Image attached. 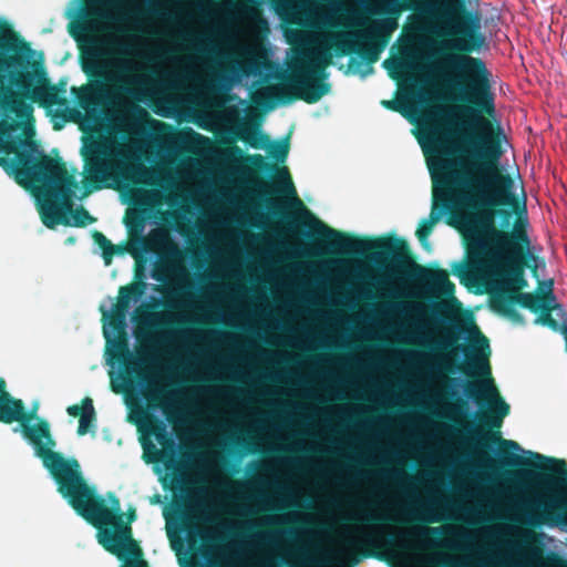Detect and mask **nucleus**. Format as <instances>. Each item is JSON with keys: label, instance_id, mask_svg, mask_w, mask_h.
Instances as JSON below:
<instances>
[{"label": "nucleus", "instance_id": "obj_19", "mask_svg": "<svg viewBox=\"0 0 567 567\" xmlns=\"http://www.w3.org/2000/svg\"><path fill=\"white\" fill-rule=\"evenodd\" d=\"M107 6L120 20L141 18L158 11L157 0H109Z\"/></svg>", "mask_w": 567, "mask_h": 567}, {"label": "nucleus", "instance_id": "obj_17", "mask_svg": "<svg viewBox=\"0 0 567 567\" xmlns=\"http://www.w3.org/2000/svg\"><path fill=\"white\" fill-rule=\"evenodd\" d=\"M85 171L87 173L84 182L83 197L91 194L93 190H99L103 187V181L107 176L109 165L104 157V153L95 147L84 154Z\"/></svg>", "mask_w": 567, "mask_h": 567}, {"label": "nucleus", "instance_id": "obj_15", "mask_svg": "<svg viewBox=\"0 0 567 567\" xmlns=\"http://www.w3.org/2000/svg\"><path fill=\"white\" fill-rule=\"evenodd\" d=\"M125 516L126 520H124V514L121 513L120 518H116L114 524L97 533V540L106 551L116 556L122 564H134L144 560L143 550L133 538L131 526L136 519L135 508L131 507Z\"/></svg>", "mask_w": 567, "mask_h": 567}, {"label": "nucleus", "instance_id": "obj_28", "mask_svg": "<svg viewBox=\"0 0 567 567\" xmlns=\"http://www.w3.org/2000/svg\"><path fill=\"white\" fill-rule=\"evenodd\" d=\"M282 35H391L386 32H370V31H338V32H307L299 30L285 29Z\"/></svg>", "mask_w": 567, "mask_h": 567}, {"label": "nucleus", "instance_id": "obj_1", "mask_svg": "<svg viewBox=\"0 0 567 567\" xmlns=\"http://www.w3.org/2000/svg\"><path fill=\"white\" fill-rule=\"evenodd\" d=\"M445 118L434 112L425 116L423 132L427 144H423L429 171L433 182V204L430 216L422 219L415 235L419 241L427 245L433 227L444 214L451 226L464 227L467 255L476 231L481 230L480 219L484 214H497L502 227L511 225L512 213L495 210L497 206H512L518 203L513 192L514 181L499 168L504 154L502 145L487 141V145H471L466 156L451 158L453 151L449 144ZM482 236L484 233H481Z\"/></svg>", "mask_w": 567, "mask_h": 567}, {"label": "nucleus", "instance_id": "obj_31", "mask_svg": "<svg viewBox=\"0 0 567 567\" xmlns=\"http://www.w3.org/2000/svg\"><path fill=\"white\" fill-rule=\"evenodd\" d=\"M92 237L94 243L102 249V255L105 259V262L109 264L116 252L114 245L101 231L94 230Z\"/></svg>", "mask_w": 567, "mask_h": 567}, {"label": "nucleus", "instance_id": "obj_47", "mask_svg": "<svg viewBox=\"0 0 567 567\" xmlns=\"http://www.w3.org/2000/svg\"><path fill=\"white\" fill-rule=\"evenodd\" d=\"M267 206L275 215L282 216V210L272 200H267Z\"/></svg>", "mask_w": 567, "mask_h": 567}, {"label": "nucleus", "instance_id": "obj_10", "mask_svg": "<svg viewBox=\"0 0 567 567\" xmlns=\"http://www.w3.org/2000/svg\"><path fill=\"white\" fill-rule=\"evenodd\" d=\"M474 333L477 342V351L466 361L465 364L457 365V370L465 375H472L476 369L482 375L486 377V382L478 385L474 382L465 384V394L473 399L478 405L483 406L486 402H491V410L481 417V424L488 429H499L503 419L509 413V405L499 395L493 383L491 375V367L488 362L489 343L488 339L472 323L468 333Z\"/></svg>", "mask_w": 567, "mask_h": 567}, {"label": "nucleus", "instance_id": "obj_12", "mask_svg": "<svg viewBox=\"0 0 567 567\" xmlns=\"http://www.w3.org/2000/svg\"><path fill=\"white\" fill-rule=\"evenodd\" d=\"M79 48L83 72L89 78H103L107 61L113 55L114 41H167V42H237L250 40L264 43L269 38H73Z\"/></svg>", "mask_w": 567, "mask_h": 567}, {"label": "nucleus", "instance_id": "obj_52", "mask_svg": "<svg viewBox=\"0 0 567 567\" xmlns=\"http://www.w3.org/2000/svg\"><path fill=\"white\" fill-rule=\"evenodd\" d=\"M504 475L506 476V478H507V480H512V478H514V477H516V476H517V474H516V473L511 472V471H506V472L504 473Z\"/></svg>", "mask_w": 567, "mask_h": 567}, {"label": "nucleus", "instance_id": "obj_48", "mask_svg": "<svg viewBox=\"0 0 567 567\" xmlns=\"http://www.w3.org/2000/svg\"><path fill=\"white\" fill-rule=\"evenodd\" d=\"M527 554L528 556L532 558V559H538L540 557V549L537 548V547H530L528 548L527 550Z\"/></svg>", "mask_w": 567, "mask_h": 567}, {"label": "nucleus", "instance_id": "obj_43", "mask_svg": "<svg viewBox=\"0 0 567 567\" xmlns=\"http://www.w3.org/2000/svg\"><path fill=\"white\" fill-rule=\"evenodd\" d=\"M383 66L389 70L392 78H395L392 71L403 69V62L401 60H385Z\"/></svg>", "mask_w": 567, "mask_h": 567}, {"label": "nucleus", "instance_id": "obj_38", "mask_svg": "<svg viewBox=\"0 0 567 567\" xmlns=\"http://www.w3.org/2000/svg\"><path fill=\"white\" fill-rule=\"evenodd\" d=\"M69 213L72 215V221L70 220L69 226L85 227L95 221V218L82 206Z\"/></svg>", "mask_w": 567, "mask_h": 567}, {"label": "nucleus", "instance_id": "obj_51", "mask_svg": "<svg viewBox=\"0 0 567 567\" xmlns=\"http://www.w3.org/2000/svg\"><path fill=\"white\" fill-rule=\"evenodd\" d=\"M290 4V0H277L276 9L279 11L280 9L288 8Z\"/></svg>", "mask_w": 567, "mask_h": 567}, {"label": "nucleus", "instance_id": "obj_41", "mask_svg": "<svg viewBox=\"0 0 567 567\" xmlns=\"http://www.w3.org/2000/svg\"><path fill=\"white\" fill-rule=\"evenodd\" d=\"M0 35H21L14 28L13 23L4 17L0 16Z\"/></svg>", "mask_w": 567, "mask_h": 567}, {"label": "nucleus", "instance_id": "obj_37", "mask_svg": "<svg viewBox=\"0 0 567 567\" xmlns=\"http://www.w3.org/2000/svg\"><path fill=\"white\" fill-rule=\"evenodd\" d=\"M408 104H409L408 97L381 101V105L383 107L394 111V112H398V113L402 114L404 117L410 118L412 121V116L410 114Z\"/></svg>", "mask_w": 567, "mask_h": 567}, {"label": "nucleus", "instance_id": "obj_45", "mask_svg": "<svg viewBox=\"0 0 567 567\" xmlns=\"http://www.w3.org/2000/svg\"><path fill=\"white\" fill-rule=\"evenodd\" d=\"M548 564L551 566V567H567V561L561 559L559 556L555 555V554H551L549 557H548Z\"/></svg>", "mask_w": 567, "mask_h": 567}, {"label": "nucleus", "instance_id": "obj_53", "mask_svg": "<svg viewBox=\"0 0 567 567\" xmlns=\"http://www.w3.org/2000/svg\"><path fill=\"white\" fill-rule=\"evenodd\" d=\"M229 151H230V153L241 154L240 148L236 145L230 146Z\"/></svg>", "mask_w": 567, "mask_h": 567}, {"label": "nucleus", "instance_id": "obj_23", "mask_svg": "<svg viewBox=\"0 0 567 567\" xmlns=\"http://www.w3.org/2000/svg\"><path fill=\"white\" fill-rule=\"evenodd\" d=\"M75 93L78 104L85 111L100 105L106 96V90L102 82H95L81 86L79 90L72 89Z\"/></svg>", "mask_w": 567, "mask_h": 567}, {"label": "nucleus", "instance_id": "obj_57", "mask_svg": "<svg viewBox=\"0 0 567 567\" xmlns=\"http://www.w3.org/2000/svg\"><path fill=\"white\" fill-rule=\"evenodd\" d=\"M444 370L449 371V372H452L453 369L450 367V365H444Z\"/></svg>", "mask_w": 567, "mask_h": 567}, {"label": "nucleus", "instance_id": "obj_26", "mask_svg": "<svg viewBox=\"0 0 567 567\" xmlns=\"http://www.w3.org/2000/svg\"><path fill=\"white\" fill-rule=\"evenodd\" d=\"M416 270L420 279L426 281H433L437 286H440L442 293L445 296H452L455 291L454 284L449 279V275L445 270L437 269L435 271H430L421 266H416Z\"/></svg>", "mask_w": 567, "mask_h": 567}, {"label": "nucleus", "instance_id": "obj_55", "mask_svg": "<svg viewBox=\"0 0 567 567\" xmlns=\"http://www.w3.org/2000/svg\"><path fill=\"white\" fill-rule=\"evenodd\" d=\"M424 368H425L426 371H434V367L433 365L425 364Z\"/></svg>", "mask_w": 567, "mask_h": 567}, {"label": "nucleus", "instance_id": "obj_8", "mask_svg": "<svg viewBox=\"0 0 567 567\" xmlns=\"http://www.w3.org/2000/svg\"><path fill=\"white\" fill-rule=\"evenodd\" d=\"M53 480L62 497L81 517L94 526L97 533L109 528L116 518H120V499L111 494L109 507L104 498L89 486L75 457H71L70 463Z\"/></svg>", "mask_w": 567, "mask_h": 567}, {"label": "nucleus", "instance_id": "obj_56", "mask_svg": "<svg viewBox=\"0 0 567 567\" xmlns=\"http://www.w3.org/2000/svg\"><path fill=\"white\" fill-rule=\"evenodd\" d=\"M530 269H532L533 275H534L535 277H537V267H536V266H534V267H530Z\"/></svg>", "mask_w": 567, "mask_h": 567}, {"label": "nucleus", "instance_id": "obj_25", "mask_svg": "<svg viewBox=\"0 0 567 567\" xmlns=\"http://www.w3.org/2000/svg\"><path fill=\"white\" fill-rule=\"evenodd\" d=\"M471 440L481 447L488 446V443H497L499 446L507 447L511 451H519L520 446L517 442L512 440H504L501 437L499 432L483 433L481 430H468Z\"/></svg>", "mask_w": 567, "mask_h": 567}, {"label": "nucleus", "instance_id": "obj_44", "mask_svg": "<svg viewBox=\"0 0 567 567\" xmlns=\"http://www.w3.org/2000/svg\"><path fill=\"white\" fill-rule=\"evenodd\" d=\"M363 520L367 522V523H373V524H377V523H393L394 519L392 517H389V516H373V515H365L363 517Z\"/></svg>", "mask_w": 567, "mask_h": 567}, {"label": "nucleus", "instance_id": "obj_54", "mask_svg": "<svg viewBox=\"0 0 567 567\" xmlns=\"http://www.w3.org/2000/svg\"><path fill=\"white\" fill-rule=\"evenodd\" d=\"M538 289L540 290V292H539V293H544L545 291H547V286H540V285L538 284Z\"/></svg>", "mask_w": 567, "mask_h": 567}, {"label": "nucleus", "instance_id": "obj_4", "mask_svg": "<svg viewBox=\"0 0 567 567\" xmlns=\"http://www.w3.org/2000/svg\"><path fill=\"white\" fill-rule=\"evenodd\" d=\"M37 144L27 138H0V165L11 168L19 184H42L48 195L58 203L40 207V217L44 226L54 229L58 225H70L66 212L72 210V198L79 183L73 173H69L61 158L41 154L34 158Z\"/></svg>", "mask_w": 567, "mask_h": 567}, {"label": "nucleus", "instance_id": "obj_35", "mask_svg": "<svg viewBox=\"0 0 567 567\" xmlns=\"http://www.w3.org/2000/svg\"><path fill=\"white\" fill-rule=\"evenodd\" d=\"M106 317L109 318V326L113 329V331L117 332L118 334H124L125 311L114 308L110 315L106 312L103 313V318Z\"/></svg>", "mask_w": 567, "mask_h": 567}, {"label": "nucleus", "instance_id": "obj_21", "mask_svg": "<svg viewBox=\"0 0 567 567\" xmlns=\"http://www.w3.org/2000/svg\"><path fill=\"white\" fill-rule=\"evenodd\" d=\"M70 416L79 417L78 434L80 436L91 432L95 422V410L91 398H84L81 404H73L66 409Z\"/></svg>", "mask_w": 567, "mask_h": 567}, {"label": "nucleus", "instance_id": "obj_40", "mask_svg": "<svg viewBox=\"0 0 567 567\" xmlns=\"http://www.w3.org/2000/svg\"><path fill=\"white\" fill-rule=\"evenodd\" d=\"M516 199H517V203H519L517 197H516ZM499 209L508 210V212H511V213H512V215H513V214L518 215V219H517V223L515 224L514 228H515V227H519V228H523V229L526 231V229H525V224H527V220H524V223H523V221H522V218H520V214H522V213H526V206H525V204H523V206H522V207H520V204H518V205H517V207H516V209H514L512 206H497V207H495V210H499Z\"/></svg>", "mask_w": 567, "mask_h": 567}, {"label": "nucleus", "instance_id": "obj_46", "mask_svg": "<svg viewBox=\"0 0 567 567\" xmlns=\"http://www.w3.org/2000/svg\"><path fill=\"white\" fill-rule=\"evenodd\" d=\"M440 520H441V517H439V516L427 515V516H422V517L414 516L409 522L436 523Z\"/></svg>", "mask_w": 567, "mask_h": 567}, {"label": "nucleus", "instance_id": "obj_2", "mask_svg": "<svg viewBox=\"0 0 567 567\" xmlns=\"http://www.w3.org/2000/svg\"><path fill=\"white\" fill-rule=\"evenodd\" d=\"M284 39L291 45L286 68L275 73L277 85H269L259 92L265 102H319L331 91L327 71L330 65L338 66L346 75L365 76L392 38Z\"/></svg>", "mask_w": 567, "mask_h": 567}, {"label": "nucleus", "instance_id": "obj_30", "mask_svg": "<svg viewBox=\"0 0 567 567\" xmlns=\"http://www.w3.org/2000/svg\"><path fill=\"white\" fill-rule=\"evenodd\" d=\"M463 332H465V329L461 324H452L447 331L446 338L439 343L440 348L450 352L458 350L460 346L457 344V340Z\"/></svg>", "mask_w": 567, "mask_h": 567}, {"label": "nucleus", "instance_id": "obj_9", "mask_svg": "<svg viewBox=\"0 0 567 567\" xmlns=\"http://www.w3.org/2000/svg\"><path fill=\"white\" fill-rule=\"evenodd\" d=\"M533 456L539 461L547 462L545 465L534 464L517 454L502 451L499 455L501 467L518 468L534 467L540 474L548 477L553 483L560 486L559 492L549 502L539 503L536 509L527 508L524 512V524L530 527L542 525H566L567 526V464L564 460L547 458L538 453Z\"/></svg>", "mask_w": 567, "mask_h": 567}, {"label": "nucleus", "instance_id": "obj_36", "mask_svg": "<svg viewBox=\"0 0 567 567\" xmlns=\"http://www.w3.org/2000/svg\"><path fill=\"white\" fill-rule=\"evenodd\" d=\"M543 320L546 322V327L550 328L555 332L563 334L565 339V346L567 350V312L565 317L554 318V316H545Z\"/></svg>", "mask_w": 567, "mask_h": 567}, {"label": "nucleus", "instance_id": "obj_22", "mask_svg": "<svg viewBox=\"0 0 567 567\" xmlns=\"http://www.w3.org/2000/svg\"><path fill=\"white\" fill-rule=\"evenodd\" d=\"M114 348L115 349L111 355L124 365L126 374L144 379L142 373V359L133 357L130 352L125 337L120 338L115 342Z\"/></svg>", "mask_w": 567, "mask_h": 567}, {"label": "nucleus", "instance_id": "obj_7", "mask_svg": "<svg viewBox=\"0 0 567 567\" xmlns=\"http://www.w3.org/2000/svg\"><path fill=\"white\" fill-rule=\"evenodd\" d=\"M410 8L420 12L432 24V30H402L399 35H483L482 23L491 35L501 31V16L496 9L483 19L478 11L468 10L464 0H410Z\"/></svg>", "mask_w": 567, "mask_h": 567}, {"label": "nucleus", "instance_id": "obj_33", "mask_svg": "<svg viewBox=\"0 0 567 567\" xmlns=\"http://www.w3.org/2000/svg\"><path fill=\"white\" fill-rule=\"evenodd\" d=\"M279 178L282 182V193L286 194L288 197L293 198L295 203L298 206L302 207V202L297 196L295 185L292 183V179L287 167H282L279 169Z\"/></svg>", "mask_w": 567, "mask_h": 567}, {"label": "nucleus", "instance_id": "obj_13", "mask_svg": "<svg viewBox=\"0 0 567 567\" xmlns=\"http://www.w3.org/2000/svg\"><path fill=\"white\" fill-rule=\"evenodd\" d=\"M539 285L547 286V291L544 293L515 292L509 295H493L491 298V307L494 311L514 321L522 322V315L513 307L514 303H518L520 307L534 313H539L536 322L543 326L546 324L543 318L547 315H555L557 318L565 317L566 310L560 303L556 302V296L553 291V279L539 281Z\"/></svg>", "mask_w": 567, "mask_h": 567}, {"label": "nucleus", "instance_id": "obj_42", "mask_svg": "<svg viewBox=\"0 0 567 567\" xmlns=\"http://www.w3.org/2000/svg\"><path fill=\"white\" fill-rule=\"evenodd\" d=\"M252 161L254 165L260 171L271 172L276 169V166L274 164L266 162L261 155H255L252 157Z\"/></svg>", "mask_w": 567, "mask_h": 567}, {"label": "nucleus", "instance_id": "obj_24", "mask_svg": "<svg viewBox=\"0 0 567 567\" xmlns=\"http://www.w3.org/2000/svg\"><path fill=\"white\" fill-rule=\"evenodd\" d=\"M272 69V63L265 54H248L240 64V70L246 75L262 76Z\"/></svg>", "mask_w": 567, "mask_h": 567}, {"label": "nucleus", "instance_id": "obj_58", "mask_svg": "<svg viewBox=\"0 0 567 567\" xmlns=\"http://www.w3.org/2000/svg\"><path fill=\"white\" fill-rule=\"evenodd\" d=\"M486 467H487V468H491V470H495V467H494V464H493V463H488V464L486 465Z\"/></svg>", "mask_w": 567, "mask_h": 567}, {"label": "nucleus", "instance_id": "obj_3", "mask_svg": "<svg viewBox=\"0 0 567 567\" xmlns=\"http://www.w3.org/2000/svg\"><path fill=\"white\" fill-rule=\"evenodd\" d=\"M487 38H396L398 43H436L435 54L453 75V86L457 91V100L463 103L458 109L461 121L454 117V111L431 109L423 116L434 112L447 122L445 128L447 136L451 126L460 124L462 128L471 130V134H464V141L470 145H487V141H494L502 145L504 137L499 125H494L489 117L496 113L495 93L492 85V73L481 58L472 56L486 43Z\"/></svg>", "mask_w": 567, "mask_h": 567}, {"label": "nucleus", "instance_id": "obj_39", "mask_svg": "<svg viewBox=\"0 0 567 567\" xmlns=\"http://www.w3.org/2000/svg\"><path fill=\"white\" fill-rule=\"evenodd\" d=\"M95 12L89 8H81L75 14L74 19L83 24L91 31H93V21Z\"/></svg>", "mask_w": 567, "mask_h": 567}, {"label": "nucleus", "instance_id": "obj_20", "mask_svg": "<svg viewBox=\"0 0 567 567\" xmlns=\"http://www.w3.org/2000/svg\"><path fill=\"white\" fill-rule=\"evenodd\" d=\"M22 401L7 391V382L0 378V422L11 424L21 419Z\"/></svg>", "mask_w": 567, "mask_h": 567}, {"label": "nucleus", "instance_id": "obj_32", "mask_svg": "<svg viewBox=\"0 0 567 567\" xmlns=\"http://www.w3.org/2000/svg\"><path fill=\"white\" fill-rule=\"evenodd\" d=\"M268 153L276 162H285L289 153V136L281 141L271 143L268 146Z\"/></svg>", "mask_w": 567, "mask_h": 567}, {"label": "nucleus", "instance_id": "obj_6", "mask_svg": "<svg viewBox=\"0 0 567 567\" xmlns=\"http://www.w3.org/2000/svg\"><path fill=\"white\" fill-rule=\"evenodd\" d=\"M24 38L12 40L0 70V110H13L21 99L38 103L43 107L63 105L66 100L64 82L61 87L51 84L43 68L34 66L29 58L30 45ZM12 128L0 121V138H16ZM22 138L21 136H19Z\"/></svg>", "mask_w": 567, "mask_h": 567}, {"label": "nucleus", "instance_id": "obj_50", "mask_svg": "<svg viewBox=\"0 0 567 567\" xmlns=\"http://www.w3.org/2000/svg\"><path fill=\"white\" fill-rule=\"evenodd\" d=\"M121 567H148L147 563L145 560H141V561H137V563H134V564H130V563H126V564H122Z\"/></svg>", "mask_w": 567, "mask_h": 567}, {"label": "nucleus", "instance_id": "obj_18", "mask_svg": "<svg viewBox=\"0 0 567 567\" xmlns=\"http://www.w3.org/2000/svg\"><path fill=\"white\" fill-rule=\"evenodd\" d=\"M443 534L442 527H420L400 533H389L382 536V544L386 549L402 550L410 548L414 540H426Z\"/></svg>", "mask_w": 567, "mask_h": 567}, {"label": "nucleus", "instance_id": "obj_27", "mask_svg": "<svg viewBox=\"0 0 567 567\" xmlns=\"http://www.w3.org/2000/svg\"><path fill=\"white\" fill-rule=\"evenodd\" d=\"M143 291V282L121 287L118 291V300L114 308L121 309L122 311H126L130 306L131 299L142 296Z\"/></svg>", "mask_w": 567, "mask_h": 567}, {"label": "nucleus", "instance_id": "obj_29", "mask_svg": "<svg viewBox=\"0 0 567 567\" xmlns=\"http://www.w3.org/2000/svg\"><path fill=\"white\" fill-rule=\"evenodd\" d=\"M154 175L155 173L152 169L142 164L134 165L130 168V178L137 184L155 185Z\"/></svg>", "mask_w": 567, "mask_h": 567}, {"label": "nucleus", "instance_id": "obj_14", "mask_svg": "<svg viewBox=\"0 0 567 567\" xmlns=\"http://www.w3.org/2000/svg\"><path fill=\"white\" fill-rule=\"evenodd\" d=\"M37 410L38 405H34L31 411H25L22 404L21 419L16 422L20 423L23 437L32 445L35 455L53 478L70 463L71 457L53 451L56 442L51 434L50 423L37 417Z\"/></svg>", "mask_w": 567, "mask_h": 567}, {"label": "nucleus", "instance_id": "obj_16", "mask_svg": "<svg viewBox=\"0 0 567 567\" xmlns=\"http://www.w3.org/2000/svg\"><path fill=\"white\" fill-rule=\"evenodd\" d=\"M68 31L70 35H269L270 30L267 25H265L264 30L257 33H246V32H195V31H181V32H159V31H150V32H110V33H96L89 30L83 22H79L73 19L69 25Z\"/></svg>", "mask_w": 567, "mask_h": 567}, {"label": "nucleus", "instance_id": "obj_5", "mask_svg": "<svg viewBox=\"0 0 567 567\" xmlns=\"http://www.w3.org/2000/svg\"><path fill=\"white\" fill-rule=\"evenodd\" d=\"M497 214H484L480 224L482 231H476L470 244L468 268L484 264L495 268L505 278L506 288L497 295L518 293L527 286L525 268L530 254V239L519 227L512 230L498 229L495 225Z\"/></svg>", "mask_w": 567, "mask_h": 567}, {"label": "nucleus", "instance_id": "obj_49", "mask_svg": "<svg viewBox=\"0 0 567 567\" xmlns=\"http://www.w3.org/2000/svg\"><path fill=\"white\" fill-rule=\"evenodd\" d=\"M161 399H162V392H161L159 390H154V391H152V392H151V394H150V398H148L150 402H153V401H154V402H156V403H157Z\"/></svg>", "mask_w": 567, "mask_h": 567}, {"label": "nucleus", "instance_id": "obj_11", "mask_svg": "<svg viewBox=\"0 0 567 567\" xmlns=\"http://www.w3.org/2000/svg\"><path fill=\"white\" fill-rule=\"evenodd\" d=\"M319 227L318 235L329 246L344 255L370 257L375 261H385L391 258L399 262L405 259L410 252L406 240L396 236L370 239L343 234L322 223H319Z\"/></svg>", "mask_w": 567, "mask_h": 567}, {"label": "nucleus", "instance_id": "obj_34", "mask_svg": "<svg viewBox=\"0 0 567 567\" xmlns=\"http://www.w3.org/2000/svg\"><path fill=\"white\" fill-rule=\"evenodd\" d=\"M238 138L247 142L254 148H264L269 144V136L260 133L257 128L238 135Z\"/></svg>", "mask_w": 567, "mask_h": 567}]
</instances>
